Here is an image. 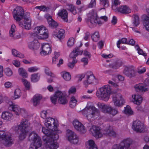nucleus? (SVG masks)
<instances>
[{
    "label": "nucleus",
    "instance_id": "nucleus-29",
    "mask_svg": "<svg viewBox=\"0 0 149 149\" xmlns=\"http://www.w3.org/2000/svg\"><path fill=\"white\" fill-rule=\"evenodd\" d=\"M82 53L83 52L81 51H79L78 48H76L70 54L69 59H71V60H73L74 58H76V57L78 55H82Z\"/></svg>",
    "mask_w": 149,
    "mask_h": 149
},
{
    "label": "nucleus",
    "instance_id": "nucleus-18",
    "mask_svg": "<svg viewBox=\"0 0 149 149\" xmlns=\"http://www.w3.org/2000/svg\"><path fill=\"white\" fill-rule=\"evenodd\" d=\"M24 14L22 8L21 7H17L14 10L13 14L14 19L17 21H20L22 18Z\"/></svg>",
    "mask_w": 149,
    "mask_h": 149
},
{
    "label": "nucleus",
    "instance_id": "nucleus-32",
    "mask_svg": "<svg viewBox=\"0 0 149 149\" xmlns=\"http://www.w3.org/2000/svg\"><path fill=\"white\" fill-rule=\"evenodd\" d=\"M122 13H129L131 12L130 8L127 6H120L116 9V10Z\"/></svg>",
    "mask_w": 149,
    "mask_h": 149
},
{
    "label": "nucleus",
    "instance_id": "nucleus-54",
    "mask_svg": "<svg viewBox=\"0 0 149 149\" xmlns=\"http://www.w3.org/2000/svg\"><path fill=\"white\" fill-rule=\"evenodd\" d=\"M48 23L49 26L52 28H56L58 25V23L53 19L52 20L49 21Z\"/></svg>",
    "mask_w": 149,
    "mask_h": 149
},
{
    "label": "nucleus",
    "instance_id": "nucleus-60",
    "mask_svg": "<svg viewBox=\"0 0 149 149\" xmlns=\"http://www.w3.org/2000/svg\"><path fill=\"white\" fill-rule=\"evenodd\" d=\"M13 65L16 67H19L20 66L21 63L20 61L17 59H15L12 61Z\"/></svg>",
    "mask_w": 149,
    "mask_h": 149
},
{
    "label": "nucleus",
    "instance_id": "nucleus-9",
    "mask_svg": "<svg viewBox=\"0 0 149 149\" xmlns=\"http://www.w3.org/2000/svg\"><path fill=\"white\" fill-rule=\"evenodd\" d=\"M97 106L103 113H107L113 116L115 115L118 113L116 109L113 108L110 105L104 103L99 102L97 104Z\"/></svg>",
    "mask_w": 149,
    "mask_h": 149
},
{
    "label": "nucleus",
    "instance_id": "nucleus-1",
    "mask_svg": "<svg viewBox=\"0 0 149 149\" xmlns=\"http://www.w3.org/2000/svg\"><path fill=\"white\" fill-rule=\"evenodd\" d=\"M51 110H44L40 113L41 117L43 119H45L44 125L46 127V130H52L58 133H61L62 131L58 128L59 126L58 122L56 118L49 117L52 115Z\"/></svg>",
    "mask_w": 149,
    "mask_h": 149
},
{
    "label": "nucleus",
    "instance_id": "nucleus-22",
    "mask_svg": "<svg viewBox=\"0 0 149 149\" xmlns=\"http://www.w3.org/2000/svg\"><path fill=\"white\" fill-rule=\"evenodd\" d=\"M132 141L131 139L127 138L123 139L119 145L121 149H130V146L132 143Z\"/></svg>",
    "mask_w": 149,
    "mask_h": 149
},
{
    "label": "nucleus",
    "instance_id": "nucleus-52",
    "mask_svg": "<svg viewBox=\"0 0 149 149\" xmlns=\"http://www.w3.org/2000/svg\"><path fill=\"white\" fill-rule=\"evenodd\" d=\"M99 35L98 31L95 32L91 36L92 40L94 41H97L99 38Z\"/></svg>",
    "mask_w": 149,
    "mask_h": 149
},
{
    "label": "nucleus",
    "instance_id": "nucleus-20",
    "mask_svg": "<svg viewBox=\"0 0 149 149\" xmlns=\"http://www.w3.org/2000/svg\"><path fill=\"white\" fill-rule=\"evenodd\" d=\"M65 32V31L63 29H56L53 32L52 36L55 39L61 40L64 37Z\"/></svg>",
    "mask_w": 149,
    "mask_h": 149
},
{
    "label": "nucleus",
    "instance_id": "nucleus-41",
    "mask_svg": "<svg viewBox=\"0 0 149 149\" xmlns=\"http://www.w3.org/2000/svg\"><path fill=\"white\" fill-rule=\"evenodd\" d=\"M75 134V133L71 130H68L66 132V138L70 142L73 137V136H74Z\"/></svg>",
    "mask_w": 149,
    "mask_h": 149
},
{
    "label": "nucleus",
    "instance_id": "nucleus-56",
    "mask_svg": "<svg viewBox=\"0 0 149 149\" xmlns=\"http://www.w3.org/2000/svg\"><path fill=\"white\" fill-rule=\"evenodd\" d=\"M74 43V39L73 37H71L69 38L67 42L68 46L71 47L73 46Z\"/></svg>",
    "mask_w": 149,
    "mask_h": 149
},
{
    "label": "nucleus",
    "instance_id": "nucleus-50",
    "mask_svg": "<svg viewBox=\"0 0 149 149\" xmlns=\"http://www.w3.org/2000/svg\"><path fill=\"white\" fill-rule=\"evenodd\" d=\"M45 72L46 75L49 76L52 78H56V77L55 74L50 71L49 68H45Z\"/></svg>",
    "mask_w": 149,
    "mask_h": 149
},
{
    "label": "nucleus",
    "instance_id": "nucleus-39",
    "mask_svg": "<svg viewBox=\"0 0 149 149\" xmlns=\"http://www.w3.org/2000/svg\"><path fill=\"white\" fill-rule=\"evenodd\" d=\"M18 71L20 76L25 78L28 77V73L25 69L21 67L19 68Z\"/></svg>",
    "mask_w": 149,
    "mask_h": 149
},
{
    "label": "nucleus",
    "instance_id": "nucleus-19",
    "mask_svg": "<svg viewBox=\"0 0 149 149\" xmlns=\"http://www.w3.org/2000/svg\"><path fill=\"white\" fill-rule=\"evenodd\" d=\"M72 124L74 128L80 133H85L86 130L83 125L79 121L74 120L73 121Z\"/></svg>",
    "mask_w": 149,
    "mask_h": 149
},
{
    "label": "nucleus",
    "instance_id": "nucleus-42",
    "mask_svg": "<svg viewBox=\"0 0 149 149\" xmlns=\"http://www.w3.org/2000/svg\"><path fill=\"white\" fill-rule=\"evenodd\" d=\"M40 78V76L38 73L33 74L31 75V81L33 82H36L39 81Z\"/></svg>",
    "mask_w": 149,
    "mask_h": 149
},
{
    "label": "nucleus",
    "instance_id": "nucleus-57",
    "mask_svg": "<svg viewBox=\"0 0 149 149\" xmlns=\"http://www.w3.org/2000/svg\"><path fill=\"white\" fill-rule=\"evenodd\" d=\"M68 9L71 13L73 14H75L77 13L76 10L74 7V6L72 4H70L68 6Z\"/></svg>",
    "mask_w": 149,
    "mask_h": 149
},
{
    "label": "nucleus",
    "instance_id": "nucleus-25",
    "mask_svg": "<svg viewBox=\"0 0 149 149\" xmlns=\"http://www.w3.org/2000/svg\"><path fill=\"white\" fill-rule=\"evenodd\" d=\"M9 108L14 111L15 114L17 115H19V111L21 108L19 105L12 102H9L8 103Z\"/></svg>",
    "mask_w": 149,
    "mask_h": 149
},
{
    "label": "nucleus",
    "instance_id": "nucleus-47",
    "mask_svg": "<svg viewBox=\"0 0 149 149\" xmlns=\"http://www.w3.org/2000/svg\"><path fill=\"white\" fill-rule=\"evenodd\" d=\"M40 69V68L37 66H32L28 68V71L30 73H33L36 72Z\"/></svg>",
    "mask_w": 149,
    "mask_h": 149
},
{
    "label": "nucleus",
    "instance_id": "nucleus-61",
    "mask_svg": "<svg viewBox=\"0 0 149 149\" xmlns=\"http://www.w3.org/2000/svg\"><path fill=\"white\" fill-rule=\"evenodd\" d=\"M27 114V111L24 108H21L20 110L19 113V115H21L23 116H26Z\"/></svg>",
    "mask_w": 149,
    "mask_h": 149
},
{
    "label": "nucleus",
    "instance_id": "nucleus-35",
    "mask_svg": "<svg viewBox=\"0 0 149 149\" xmlns=\"http://www.w3.org/2000/svg\"><path fill=\"white\" fill-rule=\"evenodd\" d=\"M103 134V135H108L113 137H116L117 136L116 133L111 127H110L109 129L106 131H104Z\"/></svg>",
    "mask_w": 149,
    "mask_h": 149
},
{
    "label": "nucleus",
    "instance_id": "nucleus-58",
    "mask_svg": "<svg viewBox=\"0 0 149 149\" xmlns=\"http://www.w3.org/2000/svg\"><path fill=\"white\" fill-rule=\"evenodd\" d=\"M100 4L106 8L108 7L109 5L108 0H100Z\"/></svg>",
    "mask_w": 149,
    "mask_h": 149
},
{
    "label": "nucleus",
    "instance_id": "nucleus-26",
    "mask_svg": "<svg viewBox=\"0 0 149 149\" xmlns=\"http://www.w3.org/2000/svg\"><path fill=\"white\" fill-rule=\"evenodd\" d=\"M40 43L37 40H34L28 43V47L31 49L36 50L38 49L40 47Z\"/></svg>",
    "mask_w": 149,
    "mask_h": 149
},
{
    "label": "nucleus",
    "instance_id": "nucleus-64",
    "mask_svg": "<svg viewBox=\"0 0 149 149\" xmlns=\"http://www.w3.org/2000/svg\"><path fill=\"white\" fill-rule=\"evenodd\" d=\"M5 88H8L11 87L12 86V83L10 81H7L5 82L4 84Z\"/></svg>",
    "mask_w": 149,
    "mask_h": 149
},
{
    "label": "nucleus",
    "instance_id": "nucleus-38",
    "mask_svg": "<svg viewBox=\"0 0 149 149\" xmlns=\"http://www.w3.org/2000/svg\"><path fill=\"white\" fill-rule=\"evenodd\" d=\"M78 101L77 98L74 96H72L70 97L69 102L70 106L72 108H74L77 105Z\"/></svg>",
    "mask_w": 149,
    "mask_h": 149
},
{
    "label": "nucleus",
    "instance_id": "nucleus-46",
    "mask_svg": "<svg viewBox=\"0 0 149 149\" xmlns=\"http://www.w3.org/2000/svg\"><path fill=\"white\" fill-rule=\"evenodd\" d=\"M22 81L26 89L29 90L31 88V84L30 82L28 81L26 79L24 78L22 79Z\"/></svg>",
    "mask_w": 149,
    "mask_h": 149
},
{
    "label": "nucleus",
    "instance_id": "nucleus-30",
    "mask_svg": "<svg viewBox=\"0 0 149 149\" xmlns=\"http://www.w3.org/2000/svg\"><path fill=\"white\" fill-rule=\"evenodd\" d=\"M42 96L41 95L37 94L34 96L31 99V101L33 105L36 106L39 104L40 100L42 98Z\"/></svg>",
    "mask_w": 149,
    "mask_h": 149
},
{
    "label": "nucleus",
    "instance_id": "nucleus-28",
    "mask_svg": "<svg viewBox=\"0 0 149 149\" xmlns=\"http://www.w3.org/2000/svg\"><path fill=\"white\" fill-rule=\"evenodd\" d=\"M123 64L122 61L120 60H117L115 62L109 65V67L113 69L116 70L118 69Z\"/></svg>",
    "mask_w": 149,
    "mask_h": 149
},
{
    "label": "nucleus",
    "instance_id": "nucleus-15",
    "mask_svg": "<svg viewBox=\"0 0 149 149\" xmlns=\"http://www.w3.org/2000/svg\"><path fill=\"white\" fill-rule=\"evenodd\" d=\"M146 127L139 120L134 121L133 123L132 128L135 131L139 132H143L145 130Z\"/></svg>",
    "mask_w": 149,
    "mask_h": 149
},
{
    "label": "nucleus",
    "instance_id": "nucleus-62",
    "mask_svg": "<svg viewBox=\"0 0 149 149\" xmlns=\"http://www.w3.org/2000/svg\"><path fill=\"white\" fill-rule=\"evenodd\" d=\"M76 92V89L75 87L72 86L68 90V93L69 95L74 94Z\"/></svg>",
    "mask_w": 149,
    "mask_h": 149
},
{
    "label": "nucleus",
    "instance_id": "nucleus-14",
    "mask_svg": "<svg viewBox=\"0 0 149 149\" xmlns=\"http://www.w3.org/2000/svg\"><path fill=\"white\" fill-rule=\"evenodd\" d=\"M90 133L96 139L102 137L103 136L104 131L101 130L100 128L95 125L92 126L90 128Z\"/></svg>",
    "mask_w": 149,
    "mask_h": 149
},
{
    "label": "nucleus",
    "instance_id": "nucleus-13",
    "mask_svg": "<svg viewBox=\"0 0 149 149\" xmlns=\"http://www.w3.org/2000/svg\"><path fill=\"white\" fill-rule=\"evenodd\" d=\"M51 45L49 43H43L41 44L40 54L41 55L45 56L50 54L52 52Z\"/></svg>",
    "mask_w": 149,
    "mask_h": 149
},
{
    "label": "nucleus",
    "instance_id": "nucleus-37",
    "mask_svg": "<svg viewBox=\"0 0 149 149\" xmlns=\"http://www.w3.org/2000/svg\"><path fill=\"white\" fill-rule=\"evenodd\" d=\"M11 53L13 55L14 57H19L21 58H23L24 57V56L23 54L15 49H13L11 50Z\"/></svg>",
    "mask_w": 149,
    "mask_h": 149
},
{
    "label": "nucleus",
    "instance_id": "nucleus-51",
    "mask_svg": "<svg viewBox=\"0 0 149 149\" xmlns=\"http://www.w3.org/2000/svg\"><path fill=\"white\" fill-rule=\"evenodd\" d=\"M128 42L126 38H123L119 40L117 42V46L118 48H120V45L121 44H127Z\"/></svg>",
    "mask_w": 149,
    "mask_h": 149
},
{
    "label": "nucleus",
    "instance_id": "nucleus-34",
    "mask_svg": "<svg viewBox=\"0 0 149 149\" xmlns=\"http://www.w3.org/2000/svg\"><path fill=\"white\" fill-rule=\"evenodd\" d=\"M61 77L65 81H69L71 79V75L69 72L63 71L61 72Z\"/></svg>",
    "mask_w": 149,
    "mask_h": 149
},
{
    "label": "nucleus",
    "instance_id": "nucleus-4",
    "mask_svg": "<svg viewBox=\"0 0 149 149\" xmlns=\"http://www.w3.org/2000/svg\"><path fill=\"white\" fill-rule=\"evenodd\" d=\"M112 93L111 86L107 84L99 88L96 91V95L99 99L107 101Z\"/></svg>",
    "mask_w": 149,
    "mask_h": 149
},
{
    "label": "nucleus",
    "instance_id": "nucleus-31",
    "mask_svg": "<svg viewBox=\"0 0 149 149\" xmlns=\"http://www.w3.org/2000/svg\"><path fill=\"white\" fill-rule=\"evenodd\" d=\"M13 117V115L8 111H4L1 114V118L3 119L6 120H10Z\"/></svg>",
    "mask_w": 149,
    "mask_h": 149
},
{
    "label": "nucleus",
    "instance_id": "nucleus-5",
    "mask_svg": "<svg viewBox=\"0 0 149 149\" xmlns=\"http://www.w3.org/2000/svg\"><path fill=\"white\" fill-rule=\"evenodd\" d=\"M30 126L29 121L27 119H24L21 121L19 125L15 127V130H17L20 140H22L25 138Z\"/></svg>",
    "mask_w": 149,
    "mask_h": 149
},
{
    "label": "nucleus",
    "instance_id": "nucleus-53",
    "mask_svg": "<svg viewBox=\"0 0 149 149\" xmlns=\"http://www.w3.org/2000/svg\"><path fill=\"white\" fill-rule=\"evenodd\" d=\"M120 3V1L118 0H114L112 2V9L115 10H116V9L118 8H116V7L118 5H119Z\"/></svg>",
    "mask_w": 149,
    "mask_h": 149
},
{
    "label": "nucleus",
    "instance_id": "nucleus-44",
    "mask_svg": "<svg viewBox=\"0 0 149 149\" xmlns=\"http://www.w3.org/2000/svg\"><path fill=\"white\" fill-rule=\"evenodd\" d=\"M68 61L69 62L67 64L68 67L71 69H72L74 67L75 64L77 63L76 58H74L73 60L69 59Z\"/></svg>",
    "mask_w": 149,
    "mask_h": 149
},
{
    "label": "nucleus",
    "instance_id": "nucleus-36",
    "mask_svg": "<svg viewBox=\"0 0 149 149\" xmlns=\"http://www.w3.org/2000/svg\"><path fill=\"white\" fill-rule=\"evenodd\" d=\"M22 95L21 90L18 88L15 89L14 91L13 95L11 97L13 100H16L19 99Z\"/></svg>",
    "mask_w": 149,
    "mask_h": 149
},
{
    "label": "nucleus",
    "instance_id": "nucleus-3",
    "mask_svg": "<svg viewBox=\"0 0 149 149\" xmlns=\"http://www.w3.org/2000/svg\"><path fill=\"white\" fill-rule=\"evenodd\" d=\"M92 104L88 102L86 107L81 111L82 114L89 121H93L99 115V110L91 105Z\"/></svg>",
    "mask_w": 149,
    "mask_h": 149
},
{
    "label": "nucleus",
    "instance_id": "nucleus-63",
    "mask_svg": "<svg viewBox=\"0 0 149 149\" xmlns=\"http://www.w3.org/2000/svg\"><path fill=\"white\" fill-rule=\"evenodd\" d=\"M96 4L95 0H91L90 3L88 5L89 8H92L95 6Z\"/></svg>",
    "mask_w": 149,
    "mask_h": 149
},
{
    "label": "nucleus",
    "instance_id": "nucleus-49",
    "mask_svg": "<svg viewBox=\"0 0 149 149\" xmlns=\"http://www.w3.org/2000/svg\"><path fill=\"white\" fill-rule=\"evenodd\" d=\"M72 140L70 141V143L74 144H77L79 142V139L78 136L76 134L74 136H73Z\"/></svg>",
    "mask_w": 149,
    "mask_h": 149
},
{
    "label": "nucleus",
    "instance_id": "nucleus-10",
    "mask_svg": "<svg viewBox=\"0 0 149 149\" xmlns=\"http://www.w3.org/2000/svg\"><path fill=\"white\" fill-rule=\"evenodd\" d=\"M3 140L4 145L7 146H10L13 143L10 133L6 131H0V141Z\"/></svg>",
    "mask_w": 149,
    "mask_h": 149
},
{
    "label": "nucleus",
    "instance_id": "nucleus-55",
    "mask_svg": "<svg viewBox=\"0 0 149 149\" xmlns=\"http://www.w3.org/2000/svg\"><path fill=\"white\" fill-rule=\"evenodd\" d=\"M135 48V49L138 51V53L139 54L142 55L144 57L147 56L146 54L143 52V50L139 48L138 46H136Z\"/></svg>",
    "mask_w": 149,
    "mask_h": 149
},
{
    "label": "nucleus",
    "instance_id": "nucleus-43",
    "mask_svg": "<svg viewBox=\"0 0 149 149\" xmlns=\"http://www.w3.org/2000/svg\"><path fill=\"white\" fill-rule=\"evenodd\" d=\"M132 24L134 26H137L140 23L139 17L138 15H135L133 16Z\"/></svg>",
    "mask_w": 149,
    "mask_h": 149
},
{
    "label": "nucleus",
    "instance_id": "nucleus-23",
    "mask_svg": "<svg viewBox=\"0 0 149 149\" xmlns=\"http://www.w3.org/2000/svg\"><path fill=\"white\" fill-rule=\"evenodd\" d=\"M123 72L127 76L129 77H132L135 75V72L133 66H125Z\"/></svg>",
    "mask_w": 149,
    "mask_h": 149
},
{
    "label": "nucleus",
    "instance_id": "nucleus-27",
    "mask_svg": "<svg viewBox=\"0 0 149 149\" xmlns=\"http://www.w3.org/2000/svg\"><path fill=\"white\" fill-rule=\"evenodd\" d=\"M57 14L58 16L61 17L64 21L66 22L68 21V13L65 10L63 9L60 10Z\"/></svg>",
    "mask_w": 149,
    "mask_h": 149
},
{
    "label": "nucleus",
    "instance_id": "nucleus-21",
    "mask_svg": "<svg viewBox=\"0 0 149 149\" xmlns=\"http://www.w3.org/2000/svg\"><path fill=\"white\" fill-rule=\"evenodd\" d=\"M130 100L134 104L139 105L142 102L143 98L142 96L138 94H134L132 95Z\"/></svg>",
    "mask_w": 149,
    "mask_h": 149
},
{
    "label": "nucleus",
    "instance_id": "nucleus-16",
    "mask_svg": "<svg viewBox=\"0 0 149 149\" xmlns=\"http://www.w3.org/2000/svg\"><path fill=\"white\" fill-rule=\"evenodd\" d=\"M24 21L21 22L20 25L24 27L26 30L31 29V19L29 13L26 14L23 17Z\"/></svg>",
    "mask_w": 149,
    "mask_h": 149
},
{
    "label": "nucleus",
    "instance_id": "nucleus-17",
    "mask_svg": "<svg viewBox=\"0 0 149 149\" xmlns=\"http://www.w3.org/2000/svg\"><path fill=\"white\" fill-rule=\"evenodd\" d=\"M145 84H139L134 86L135 90L137 91H146L148 90V85L149 86V77L145 80Z\"/></svg>",
    "mask_w": 149,
    "mask_h": 149
},
{
    "label": "nucleus",
    "instance_id": "nucleus-48",
    "mask_svg": "<svg viewBox=\"0 0 149 149\" xmlns=\"http://www.w3.org/2000/svg\"><path fill=\"white\" fill-rule=\"evenodd\" d=\"M4 73L8 77H11L13 75L12 70L9 68H7L4 69Z\"/></svg>",
    "mask_w": 149,
    "mask_h": 149
},
{
    "label": "nucleus",
    "instance_id": "nucleus-6",
    "mask_svg": "<svg viewBox=\"0 0 149 149\" xmlns=\"http://www.w3.org/2000/svg\"><path fill=\"white\" fill-rule=\"evenodd\" d=\"M32 35L37 39H44L48 38L49 33L45 27L41 25L35 28Z\"/></svg>",
    "mask_w": 149,
    "mask_h": 149
},
{
    "label": "nucleus",
    "instance_id": "nucleus-11",
    "mask_svg": "<svg viewBox=\"0 0 149 149\" xmlns=\"http://www.w3.org/2000/svg\"><path fill=\"white\" fill-rule=\"evenodd\" d=\"M112 101L114 105L117 107L122 106L126 102V100L123 96L119 93H116L113 95Z\"/></svg>",
    "mask_w": 149,
    "mask_h": 149
},
{
    "label": "nucleus",
    "instance_id": "nucleus-40",
    "mask_svg": "<svg viewBox=\"0 0 149 149\" xmlns=\"http://www.w3.org/2000/svg\"><path fill=\"white\" fill-rule=\"evenodd\" d=\"M143 24L146 30L149 31V17L146 15L143 16Z\"/></svg>",
    "mask_w": 149,
    "mask_h": 149
},
{
    "label": "nucleus",
    "instance_id": "nucleus-12",
    "mask_svg": "<svg viewBox=\"0 0 149 149\" xmlns=\"http://www.w3.org/2000/svg\"><path fill=\"white\" fill-rule=\"evenodd\" d=\"M97 82V80L92 72H89L86 73L85 79L83 82V84L85 87H87L89 84H96Z\"/></svg>",
    "mask_w": 149,
    "mask_h": 149
},
{
    "label": "nucleus",
    "instance_id": "nucleus-59",
    "mask_svg": "<svg viewBox=\"0 0 149 149\" xmlns=\"http://www.w3.org/2000/svg\"><path fill=\"white\" fill-rule=\"evenodd\" d=\"M35 8L43 11H46L49 9V8L45 6H37L35 7Z\"/></svg>",
    "mask_w": 149,
    "mask_h": 149
},
{
    "label": "nucleus",
    "instance_id": "nucleus-24",
    "mask_svg": "<svg viewBox=\"0 0 149 149\" xmlns=\"http://www.w3.org/2000/svg\"><path fill=\"white\" fill-rule=\"evenodd\" d=\"M16 31L17 28L15 25L14 24H12L9 32V35L14 39H18L21 38L20 35H16Z\"/></svg>",
    "mask_w": 149,
    "mask_h": 149
},
{
    "label": "nucleus",
    "instance_id": "nucleus-45",
    "mask_svg": "<svg viewBox=\"0 0 149 149\" xmlns=\"http://www.w3.org/2000/svg\"><path fill=\"white\" fill-rule=\"evenodd\" d=\"M124 113L127 115H130L134 114V112L132 110L130 107L127 105L124 108Z\"/></svg>",
    "mask_w": 149,
    "mask_h": 149
},
{
    "label": "nucleus",
    "instance_id": "nucleus-7",
    "mask_svg": "<svg viewBox=\"0 0 149 149\" xmlns=\"http://www.w3.org/2000/svg\"><path fill=\"white\" fill-rule=\"evenodd\" d=\"M50 99L52 103L56 104L57 100L58 102L62 104H65L68 103V100L66 96L61 91H57L54 94L51 96Z\"/></svg>",
    "mask_w": 149,
    "mask_h": 149
},
{
    "label": "nucleus",
    "instance_id": "nucleus-8",
    "mask_svg": "<svg viewBox=\"0 0 149 149\" xmlns=\"http://www.w3.org/2000/svg\"><path fill=\"white\" fill-rule=\"evenodd\" d=\"M88 15L91 22L93 24H98L100 25L108 20V17L105 16L100 17V19L97 18L96 13L94 11H91Z\"/></svg>",
    "mask_w": 149,
    "mask_h": 149
},
{
    "label": "nucleus",
    "instance_id": "nucleus-33",
    "mask_svg": "<svg viewBox=\"0 0 149 149\" xmlns=\"http://www.w3.org/2000/svg\"><path fill=\"white\" fill-rule=\"evenodd\" d=\"M86 147L88 149H98L94 141L93 140H90L86 142Z\"/></svg>",
    "mask_w": 149,
    "mask_h": 149
},
{
    "label": "nucleus",
    "instance_id": "nucleus-2",
    "mask_svg": "<svg viewBox=\"0 0 149 149\" xmlns=\"http://www.w3.org/2000/svg\"><path fill=\"white\" fill-rule=\"evenodd\" d=\"M42 131L45 134L43 136V140L44 142V145L46 148L57 149L59 147V145L57 142L54 141L59 138V134L52 130H46L45 127L42 128Z\"/></svg>",
    "mask_w": 149,
    "mask_h": 149
}]
</instances>
